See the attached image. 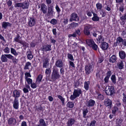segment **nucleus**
Wrapping results in <instances>:
<instances>
[{"instance_id": "nucleus-1", "label": "nucleus", "mask_w": 126, "mask_h": 126, "mask_svg": "<svg viewBox=\"0 0 126 126\" xmlns=\"http://www.w3.org/2000/svg\"><path fill=\"white\" fill-rule=\"evenodd\" d=\"M13 96L15 99L13 103V107L16 109H17L18 108L19 102L18 98L20 96V93L17 90H15L13 92Z\"/></svg>"}, {"instance_id": "nucleus-2", "label": "nucleus", "mask_w": 126, "mask_h": 126, "mask_svg": "<svg viewBox=\"0 0 126 126\" xmlns=\"http://www.w3.org/2000/svg\"><path fill=\"white\" fill-rule=\"evenodd\" d=\"M61 76L57 68H53L51 75V81H55L57 79H58Z\"/></svg>"}, {"instance_id": "nucleus-3", "label": "nucleus", "mask_w": 126, "mask_h": 126, "mask_svg": "<svg viewBox=\"0 0 126 126\" xmlns=\"http://www.w3.org/2000/svg\"><path fill=\"white\" fill-rule=\"evenodd\" d=\"M82 92L80 89L78 88L77 89H74L73 94L71 95L70 99L73 100L77 97H79L80 94H82Z\"/></svg>"}, {"instance_id": "nucleus-4", "label": "nucleus", "mask_w": 126, "mask_h": 126, "mask_svg": "<svg viewBox=\"0 0 126 126\" xmlns=\"http://www.w3.org/2000/svg\"><path fill=\"white\" fill-rule=\"evenodd\" d=\"M105 91V93L107 95H113L115 93L114 87L112 86L108 87V88H106Z\"/></svg>"}, {"instance_id": "nucleus-5", "label": "nucleus", "mask_w": 126, "mask_h": 126, "mask_svg": "<svg viewBox=\"0 0 126 126\" xmlns=\"http://www.w3.org/2000/svg\"><path fill=\"white\" fill-rule=\"evenodd\" d=\"M94 66L92 64H89L85 66V73L86 74L88 75L93 71Z\"/></svg>"}, {"instance_id": "nucleus-6", "label": "nucleus", "mask_w": 126, "mask_h": 126, "mask_svg": "<svg viewBox=\"0 0 126 126\" xmlns=\"http://www.w3.org/2000/svg\"><path fill=\"white\" fill-rule=\"evenodd\" d=\"M53 6L50 4L48 6L47 15L48 16H52L54 14Z\"/></svg>"}, {"instance_id": "nucleus-7", "label": "nucleus", "mask_w": 126, "mask_h": 126, "mask_svg": "<svg viewBox=\"0 0 126 126\" xmlns=\"http://www.w3.org/2000/svg\"><path fill=\"white\" fill-rule=\"evenodd\" d=\"M79 18V17L78 16L77 14L75 13H73L71 15L69 21L71 22L73 21H78Z\"/></svg>"}, {"instance_id": "nucleus-8", "label": "nucleus", "mask_w": 126, "mask_h": 126, "mask_svg": "<svg viewBox=\"0 0 126 126\" xmlns=\"http://www.w3.org/2000/svg\"><path fill=\"white\" fill-rule=\"evenodd\" d=\"M36 19L33 17H30L28 18V25L30 27L34 26L36 23Z\"/></svg>"}, {"instance_id": "nucleus-9", "label": "nucleus", "mask_w": 126, "mask_h": 126, "mask_svg": "<svg viewBox=\"0 0 126 126\" xmlns=\"http://www.w3.org/2000/svg\"><path fill=\"white\" fill-rule=\"evenodd\" d=\"M92 27L91 25H89L85 26L84 28V34L87 35H88L90 34V29H92Z\"/></svg>"}, {"instance_id": "nucleus-10", "label": "nucleus", "mask_w": 126, "mask_h": 126, "mask_svg": "<svg viewBox=\"0 0 126 126\" xmlns=\"http://www.w3.org/2000/svg\"><path fill=\"white\" fill-rule=\"evenodd\" d=\"M11 55L10 54H5L2 55L1 58L2 61L3 62H7L8 60L7 58L10 59Z\"/></svg>"}, {"instance_id": "nucleus-11", "label": "nucleus", "mask_w": 126, "mask_h": 126, "mask_svg": "<svg viewBox=\"0 0 126 126\" xmlns=\"http://www.w3.org/2000/svg\"><path fill=\"white\" fill-rule=\"evenodd\" d=\"M104 103L105 105L106 106V108H109L110 109L112 107V101L111 100L109 99H105Z\"/></svg>"}, {"instance_id": "nucleus-12", "label": "nucleus", "mask_w": 126, "mask_h": 126, "mask_svg": "<svg viewBox=\"0 0 126 126\" xmlns=\"http://www.w3.org/2000/svg\"><path fill=\"white\" fill-rule=\"evenodd\" d=\"M42 47L43 48L42 50L43 51H50L51 50V45H46L43 46Z\"/></svg>"}, {"instance_id": "nucleus-13", "label": "nucleus", "mask_w": 126, "mask_h": 126, "mask_svg": "<svg viewBox=\"0 0 126 126\" xmlns=\"http://www.w3.org/2000/svg\"><path fill=\"white\" fill-rule=\"evenodd\" d=\"M41 10L43 13L45 14L47 13V8L46 5L44 3L41 4Z\"/></svg>"}, {"instance_id": "nucleus-14", "label": "nucleus", "mask_w": 126, "mask_h": 126, "mask_svg": "<svg viewBox=\"0 0 126 126\" xmlns=\"http://www.w3.org/2000/svg\"><path fill=\"white\" fill-rule=\"evenodd\" d=\"M55 65L58 67L62 68L63 66V63L61 60H58L56 62Z\"/></svg>"}, {"instance_id": "nucleus-15", "label": "nucleus", "mask_w": 126, "mask_h": 126, "mask_svg": "<svg viewBox=\"0 0 126 126\" xmlns=\"http://www.w3.org/2000/svg\"><path fill=\"white\" fill-rule=\"evenodd\" d=\"M16 119L13 118H11L9 119L8 121V124L10 125H14L16 123Z\"/></svg>"}, {"instance_id": "nucleus-16", "label": "nucleus", "mask_w": 126, "mask_h": 126, "mask_svg": "<svg viewBox=\"0 0 126 126\" xmlns=\"http://www.w3.org/2000/svg\"><path fill=\"white\" fill-rule=\"evenodd\" d=\"M49 61V58H45L43 61V67L47 68V66L49 64L48 62Z\"/></svg>"}, {"instance_id": "nucleus-17", "label": "nucleus", "mask_w": 126, "mask_h": 126, "mask_svg": "<svg viewBox=\"0 0 126 126\" xmlns=\"http://www.w3.org/2000/svg\"><path fill=\"white\" fill-rule=\"evenodd\" d=\"M29 5V3L28 1H25L22 3V8L23 9H28Z\"/></svg>"}, {"instance_id": "nucleus-18", "label": "nucleus", "mask_w": 126, "mask_h": 126, "mask_svg": "<svg viewBox=\"0 0 126 126\" xmlns=\"http://www.w3.org/2000/svg\"><path fill=\"white\" fill-rule=\"evenodd\" d=\"M119 56L122 59H124L126 56L125 52L121 50L119 52Z\"/></svg>"}, {"instance_id": "nucleus-19", "label": "nucleus", "mask_w": 126, "mask_h": 126, "mask_svg": "<svg viewBox=\"0 0 126 126\" xmlns=\"http://www.w3.org/2000/svg\"><path fill=\"white\" fill-rule=\"evenodd\" d=\"M101 45V47L103 50H106L108 48V44L106 42H103L102 43Z\"/></svg>"}, {"instance_id": "nucleus-20", "label": "nucleus", "mask_w": 126, "mask_h": 126, "mask_svg": "<svg viewBox=\"0 0 126 126\" xmlns=\"http://www.w3.org/2000/svg\"><path fill=\"white\" fill-rule=\"evenodd\" d=\"M27 57L28 59L31 60L33 58V56L32 54V51L29 49L27 52Z\"/></svg>"}, {"instance_id": "nucleus-21", "label": "nucleus", "mask_w": 126, "mask_h": 126, "mask_svg": "<svg viewBox=\"0 0 126 126\" xmlns=\"http://www.w3.org/2000/svg\"><path fill=\"white\" fill-rule=\"evenodd\" d=\"M12 25V24L9 23V22H3L2 24V28L4 29H6L7 27H11Z\"/></svg>"}, {"instance_id": "nucleus-22", "label": "nucleus", "mask_w": 126, "mask_h": 126, "mask_svg": "<svg viewBox=\"0 0 126 126\" xmlns=\"http://www.w3.org/2000/svg\"><path fill=\"white\" fill-rule=\"evenodd\" d=\"M75 122V120L74 118H70L68 120V122L67 123L68 126H72Z\"/></svg>"}, {"instance_id": "nucleus-23", "label": "nucleus", "mask_w": 126, "mask_h": 126, "mask_svg": "<svg viewBox=\"0 0 126 126\" xmlns=\"http://www.w3.org/2000/svg\"><path fill=\"white\" fill-rule=\"evenodd\" d=\"M92 13L93 15V17L92 18V20L95 21H99V18L97 16V14L93 12Z\"/></svg>"}, {"instance_id": "nucleus-24", "label": "nucleus", "mask_w": 126, "mask_h": 126, "mask_svg": "<svg viewBox=\"0 0 126 126\" xmlns=\"http://www.w3.org/2000/svg\"><path fill=\"white\" fill-rule=\"evenodd\" d=\"M117 60V58L116 56L114 55H113L110 58L109 62L112 63H114Z\"/></svg>"}, {"instance_id": "nucleus-25", "label": "nucleus", "mask_w": 126, "mask_h": 126, "mask_svg": "<svg viewBox=\"0 0 126 126\" xmlns=\"http://www.w3.org/2000/svg\"><path fill=\"white\" fill-rule=\"evenodd\" d=\"M117 66L120 69H122L124 68V65L122 61L119 62L117 63Z\"/></svg>"}, {"instance_id": "nucleus-26", "label": "nucleus", "mask_w": 126, "mask_h": 126, "mask_svg": "<svg viewBox=\"0 0 126 126\" xmlns=\"http://www.w3.org/2000/svg\"><path fill=\"white\" fill-rule=\"evenodd\" d=\"M86 42L87 44L90 47L94 43V41L92 39L87 40Z\"/></svg>"}, {"instance_id": "nucleus-27", "label": "nucleus", "mask_w": 126, "mask_h": 126, "mask_svg": "<svg viewBox=\"0 0 126 126\" xmlns=\"http://www.w3.org/2000/svg\"><path fill=\"white\" fill-rule=\"evenodd\" d=\"M40 124L36 126H46V124L43 119H40L39 120Z\"/></svg>"}, {"instance_id": "nucleus-28", "label": "nucleus", "mask_w": 126, "mask_h": 126, "mask_svg": "<svg viewBox=\"0 0 126 126\" xmlns=\"http://www.w3.org/2000/svg\"><path fill=\"white\" fill-rule=\"evenodd\" d=\"M97 43H102L103 41H104V39L103 37L101 35H100L98 38V39H96Z\"/></svg>"}, {"instance_id": "nucleus-29", "label": "nucleus", "mask_w": 126, "mask_h": 126, "mask_svg": "<svg viewBox=\"0 0 126 126\" xmlns=\"http://www.w3.org/2000/svg\"><path fill=\"white\" fill-rule=\"evenodd\" d=\"M95 101L91 99L88 102V106H92L94 105Z\"/></svg>"}, {"instance_id": "nucleus-30", "label": "nucleus", "mask_w": 126, "mask_h": 126, "mask_svg": "<svg viewBox=\"0 0 126 126\" xmlns=\"http://www.w3.org/2000/svg\"><path fill=\"white\" fill-rule=\"evenodd\" d=\"M121 103H118L116 104L114 107L113 110H120V106Z\"/></svg>"}, {"instance_id": "nucleus-31", "label": "nucleus", "mask_w": 126, "mask_h": 126, "mask_svg": "<svg viewBox=\"0 0 126 126\" xmlns=\"http://www.w3.org/2000/svg\"><path fill=\"white\" fill-rule=\"evenodd\" d=\"M90 84V82L89 81L85 82L84 87L86 90H89V85Z\"/></svg>"}, {"instance_id": "nucleus-32", "label": "nucleus", "mask_w": 126, "mask_h": 126, "mask_svg": "<svg viewBox=\"0 0 126 126\" xmlns=\"http://www.w3.org/2000/svg\"><path fill=\"white\" fill-rule=\"evenodd\" d=\"M11 53L13 54L15 56H17L18 54L15 49L13 48H11Z\"/></svg>"}, {"instance_id": "nucleus-33", "label": "nucleus", "mask_w": 126, "mask_h": 126, "mask_svg": "<svg viewBox=\"0 0 126 126\" xmlns=\"http://www.w3.org/2000/svg\"><path fill=\"white\" fill-rule=\"evenodd\" d=\"M10 59L12 60L14 64L18 62V60L11 55Z\"/></svg>"}, {"instance_id": "nucleus-34", "label": "nucleus", "mask_w": 126, "mask_h": 126, "mask_svg": "<svg viewBox=\"0 0 126 126\" xmlns=\"http://www.w3.org/2000/svg\"><path fill=\"white\" fill-rule=\"evenodd\" d=\"M124 39L120 37H118L116 39L117 43H118L119 45L120 43L122 42H123Z\"/></svg>"}, {"instance_id": "nucleus-35", "label": "nucleus", "mask_w": 126, "mask_h": 126, "mask_svg": "<svg viewBox=\"0 0 126 126\" xmlns=\"http://www.w3.org/2000/svg\"><path fill=\"white\" fill-rule=\"evenodd\" d=\"M79 80V79L78 80H77L73 84L74 88H77L79 87V85L80 83V82Z\"/></svg>"}, {"instance_id": "nucleus-36", "label": "nucleus", "mask_w": 126, "mask_h": 126, "mask_svg": "<svg viewBox=\"0 0 126 126\" xmlns=\"http://www.w3.org/2000/svg\"><path fill=\"white\" fill-rule=\"evenodd\" d=\"M111 79L112 81V83L115 84L116 83V78L115 75H112L111 77Z\"/></svg>"}, {"instance_id": "nucleus-37", "label": "nucleus", "mask_w": 126, "mask_h": 126, "mask_svg": "<svg viewBox=\"0 0 126 126\" xmlns=\"http://www.w3.org/2000/svg\"><path fill=\"white\" fill-rule=\"evenodd\" d=\"M43 78V76L41 74L39 75L36 79V82H39L41 81Z\"/></svg>"}, {"instance_id": "nucleus-38", "label": "nucleus", "mask_w": 126, "mask_h": 126, "mask_svg": "<svg viewBox=\"0 0 126 126\" xmlns=\"http://www.w3.org/2000/svg\"><path fill=\"white\" fill-rule=\"evenodd\" d=\"M58 98L61 100L62 102V105H64V98H63L62 96L60 95H58Z\"/></svg>"}, {"instance_id": "nucleus-39", "label": "nucleus", "mask_w": 126, "mask_h": 126, "mask_svg": "<svg viewBox=\"0 0 126 126\" xmlns=\"http://www.w3.org/2000/svg\"><path fill=\"white\" fill-rule=\"evenodd\" d=\"M74 105L73 103L71 102H68L66 106L67 107L69 108H73Z\"/></svg>"}, {"instance_id": "nucleus-40", "label": "nucleus", "mask_w": 126, "mask_h": 126, "mask_svg": "<svg viewBox=\"0 0 126 126\" xmlns=\"http://www.w3.org/2000/svg\"><path fill=\"white\" fill-rule=\"evenodd\" d=\"M96 6L98 9L101 10L102 8V4L99 3H98L96 4Z\"/></svg>"}, {"instance_id": "nucleus-41", "label": "nucleus", "mask_w": 126, "mask_h": 126, "mask_svg": "<svg viewBox=\"0 0 126 126\" xmlns=\"http://www.w3.org/2000/svg\"><path fill=\"white\" fill-rule=\"evenodd\" d=\"M31 63L29 62H27L25 64V65L24 67V69L26 70L29 69L28 66H31Z\"/></svg>"}, {"instance_id": "nucleus-42", "label": "nucleus", "mask_w": 126, "mask_h": 126, "mask_svg": "<svg viewBox=\"0 0 126 126\" xmlns=\"http://www.w3.org/2000/svg\"><path fill=\"white\" fill-rule=\"evenodd\" d=\"M20 44L22 45L24 47V48H26V47L27 45L28 44L25 41H22Z\"/></svg>"}, {"instance_id": "nucleus-43", "label": "nucleus", "mask_w": 126, "mask_h": 126, "mask_svg": "<svg viewBox=\"0 0 126 126\" xmlns=\"http://www.w3.org/2000/svg\"><path fill=\"white\" fill-rule=\"evenodd\" d=\"M10 48L7 47H5L3 50L4 52L7 54H8L10 53Z\"/></svg>"}, {"instance_id": "nucleus-44", "label": "nucleus", "mask_w": 126, "mask_h": 126, "mask_svg": "<svg viewBox=\"0 0 126 126\" xmlns=\"http://www.w3.org/2000/svg\"><path fill=\"white\" fill-rule=\"evenodd\" d=\"M25 79L29 84H31L32 83V81L31 79L30 78H27Z\"/></svg>"}, {"instance_id": "nucleus-45", "label": "nucleus", "mask_w": 126, "mask_h": 126, "mask_svg": "<svg viewBox=\"0 0 126 126\" xmlns=\"http://www.w3.org/2000/svg\"><path fill=\"white\" fill-rule=\"evenodd\" d=\"M50 23L53 25H55L57 23V20L55 19H52L50 21Z\"/></svg>"}, {"instance_id": "nucleus-46", "label": "nucleus", "mask_w": 126, "mask_h": 126, "mask_svg": "<svg viewBox=\"0 0 126 126\" xmlns=\"http://www.w3.org/2000/svg\"><path fill=\"white\" fill-rule=\"evenodd\" d=\"M15 7H21L22 8V3H15Z\"/></svg>"}, {"instance_id": "nucleus-47", "label": "nucleus", "mask_w": 126, "mask_h": 126, "mask_svg": "<svg viewBox=\"0 0 126 126\" xmlns=\"http://www.w3.org/2000/svg\"><path fill=\"white\" fill-rule=\"evenodd\" d=\"M70 26L73 28L76 27L78 26V23L73 22L70 24Z\"/></svg>"}, {"instance_id": "nucleus-48", "label": "nucleus", "mask_w": 126, "mask_h": 126, "mask_svg": "<svg viewBox=\"0 0 126 126\" xmlns=\"http://www.w3.org/2000/svg\"><path fill=\"white\" fill-rule=\"evenodd\" d=\"M68 58L72 61H74V60L73 58L72 55L68 53Z\"/></svg>"}, {"instance_id": "nucleus-49", "label": "nucleus", "mask_w": 126, "mask_h": 126, "mask_svg": "<svg viewBox=\"0 0 126 126\" xmlns=\"http://www.w3.org/2000/svg\"><path fill=\"white\" fill-rule=\"evenodd\" d=\"M97 98L99 99L102 100L104 99L103 96V95L99 93L98 94Z\"/></svg>"}, {"instance_id": "nucleus-50", "label": "nucleus", "mask_w": 126, "mask_h": 126, "mask_svg": "<svg viewBox=\"0 0 126 126\" xmlns=\"http://www.w3.org/2000/svg\"><path fill=\"white\" fill-rule=\"evenodd\" d=\"M91 47H92L93 49L95 50H97L98 47L97 46L95 43H94Z\"/></svg>"}, {"instance_id": "nucleus-51", "label": "nucleus", "mask_w": 126, "mask_h": 126, "mask_svg": "<svg viewBox=\"0 0 126 126\" xmlns=\"http://www.w3.org/2000/svg\"><path fill=\"white\" fill-rule=\"evenodd\" d=\"M120 19L122 21H124L126 20V13L124 14L123 16L120 17Z\"/></svg>"}, {"instance_id": "nucleus-52", "label": "nucleus", "mask_w": 126, "mask_h": 126, "mask_svg": "<svg viewBox=\"0 0 126 126\" xmlns=\"http://www.w3.org/2000/svg\"><path fill=\"white\" fill-rule=\"evenodd\" d=\"M25 79H26L27 78H28V77H31V76L30 73L29 72H26L25 73Z\"/></svg>"}, {"instance_id": "nucleus-53", "label": "nucleus", "mask_w": 126, "mask_h": 126, "mask_svg": "<svg viewBox=\"0 0 126 126\" xmlns=\"http://www.w3.org/2000/svg\"><path fill=\"white\" fill-rule=\"evenodd\" d=\"M74 32L76 33L77 36V35L80 36L81 34L80 31L79 29H78L76 30Z\"/></svg>"}, {"instance_id": "nucleus-54", "label": "nucleus", "mask_w": 126, "mask_h": 126, "mask_svg": "<svg viewBox=\"0 0 126 126\" xmlns=\"http://www.w3.org/2000/svg\"><path fill=\"white\" fill-rule=\"evenodd\" d=\"M122 119H119L117 122L116 126H121L122 124Z\"/></svg>"}, {"instance_id": "nucleus-55", "label": "nucleus", "mask_w": 126, "mask_h": 126, "mask_svg": "<svg viewBox=\"0 0 126 126\" xmlns=\"http://www.w3.org/2000/svg\"><path fill=\"white\" fill-rule=\"evenodd\" d=\"M96 123V121L94 120L91 122L89 126H95V124Z\"/></svg>"}, {"instance_id": "nucleus-56", "label": "nucleus", "mask_w": 126, "mask_h": 126, "mask_svg": "<svg viewBox=\"0 0 126 126\" xmlns=\"http://www.w3.org/2000/svg\"><path fill=\"white\" fill-rule=\"evenodd\" d=\"M51 72V70L50 69V68H48L46 69L45 71V73L47 75L50 74Z\"/></svg>"}, {"instance_id": "nucleus-57", "label": "nucleus", "mask_w": 126, "mask_h": 126, "mask_svg": "<svg viewBox=\"0 0 126 126\" xmlns=\"http://www.w3.org/2000/svg\"><path fill=\"white\" fill-rule=\"evenodd\" d=\"M12 1L10 0H9L7 2V5L9 7L11 6L12 4Z\"/></svg>"}, {"instance_id": "nucleus-58", "label": "nucleus", "mask_w": 126, "mask_h": 126, "mask_svg": "<svg viewBox=\"0 0 126 126\" xmlns=\"http://www.w3.org/2000/svg\"><path fill=\"white\" fill-rule=\"evenodd\" d=\"M112 74V73L111 71H110L107 72L106 73L107 77L110 78Z\"/></svg>"}, {"instance_id": "nucleus-59", "label": "nucleus", "mask_w": 126, "mask_h": 126, "mask_svg": "<svg viewBox=\"0 0 126 126\" xmlns=\"http://www.w3.org/2000/svg\"><path fill=\"white\" fill-rule=\"evenodd\" d=\"M31 84V87L32 88H35L37 87L36 84L35 83H32Z\"/></svg>"}, {"instance_id": "nucleus-60", "label": "nucleus", "mask_w": 126, "mask_h": 126, "mask_svg": "<svg viewBox=\"0 0 126 126\" xmlns=\"http://www.w3.org/2000/svg\"><path fill=\"white\" fill-rule=\"evenodd\" d=\"M55 9L57 11L58 13H59L60 12L61 10L58 6L57 5H56L55 7Z\"/></svg>"}, {"instance_id": "nucleus-61", "label": "nucleus", "mask_w": 126, "mask_h": 126, "mask_svg": "<svg viewBox=\"0 0 126 126\" xmlns=\"http://www.w3.org/2000/svg\"><path fill=\"white\" fill-rule=\"evenodd\" d=\"M68 36L70 37H75L77 36V35H76V34L74 32L73 34H69L68 35Z\"/></svg>"}, {"instance_id": "nucleus-62", "label": "nucleus", "mask_w": 126, "mask_h": 126, "mask_svg": "<svg viewBox=\"0 0 126 126\" xmlns=\"http://www.w3.org/2000/svg\"><path fill=\"white\" fill-rule=\"evenodd\" d=\"M68 19L67 18L64 19L63 21V23L64 25H66L68 23Z\"/></svg>"}, {"instance_id": "nucleus-63", "label": "nucleus", "mask_w": 126, "mask_h": 126, "mask_svg": "<svg viewBox=\"0 0 126 126\" xmlns=\"http://www.w3.org/2000/svg\"><path fill=\"white\" fill-rule=\"evenodd\" d=\"M60 73L62 75H63L64 74V69L63 68H61L60 69Z\"/></svg>"}, {"instance_id": "nucleus-64", "label": "nucleus", "mask_w": 126, "mask_h": 126, "mask_svg": "<svg viewBox=\"0 0 126 126\" xmlns=\"http://www.w3.org/2000/svg\"><path fill=\"white\" fill-rule=\"evenodd\" d=\"M105 9L108 11H110L111 10L110 8V6L109 5H107L105 7Z\"/></svg>"}]
</instances>
